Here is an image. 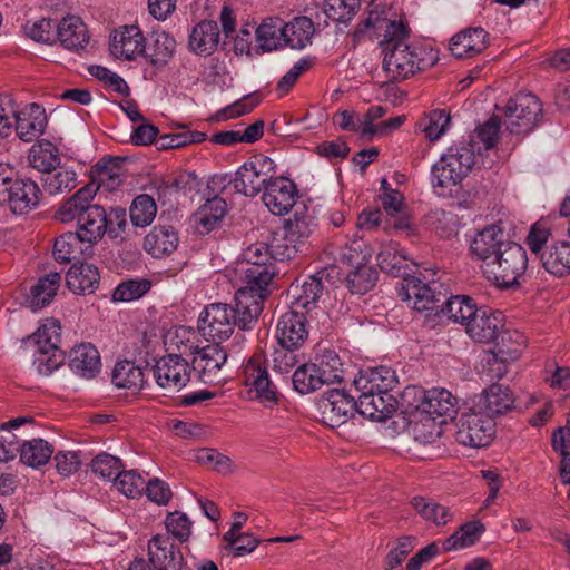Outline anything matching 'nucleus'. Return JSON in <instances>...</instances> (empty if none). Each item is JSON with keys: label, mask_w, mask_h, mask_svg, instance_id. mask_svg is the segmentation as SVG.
<instances>
[{"label": "nucleus", "mask_w": 570, "mask_h": 570, "mask_svg": "<svg viewBox=\"0 0 570 570\" xmlns=\"http://www.w3.org/2000/svg\"><path fill=\"white\" fill-rule=\"evenodd\" d=\"M503 229L498 225H489L480 230L473 238L470 249L473 256L487 265L508 244Z\"/></svg>", "instance_id": "26"}, {"label": "nucleus", "mask_w": 570, "mask_h": 570, "mask_svg": "<svg viewBox=\"0 0 570 570\" xmlns=\"http://www.w3.org/2000/svg\"><path fill=\"white\" fill-rule=\"evenodd\" d=\"M61 275L58 272H50L40 277L32 286L29 305L33 311H38L51 303L60 286Z\"/></svg>", "instance_id": "44"}, {"label": "nucleus", "mask_w": 570, "mask_h": 570, "mask_svg": "<svg viewBox=\"0 0 570 570\" xmlns=\"http://www.w3.org/2000/svg\"><path fill=\"white\" fill-rule=\"evenodd\" d=\"M541 261L546 271L562 277L570 274V240H558L550 245L542 254Z\"/></svg>", "instance_id": "38"}, {"label": "nucleus", "mask_w": 570, "mask_h": 570, "mask_svg": "<svg viewBox=\"0 0 570 570\" xmlns=\"http://www.w3.org/2000/svg\"><path fill=\"white\" fill-rule=\"evenodd\" d=\"M46 125L45 109L38 104H28L21 109L16 108L13 128L21 140L33 141L43 134Z\"/></svg>", "instance_id": "21"}, {"label": "nucleus", "mask_w": 570, "mask_h": 570, "mask_svg": "<svg viewBox=\"0 0 570 570\" xmlns=\"http://www.w3.org/2000/svg\"><path fill=\"white\" fill-rule=\"evenodd\" d=\"M65 363L60 348L36 347L32 365L40 375H50Z\"/></svg>", "instance_id": "58"}, {"label": "nucleus", "mask_w": 570, "mask_h": 570, "mask_svg": "<svg viewBox=\"0 0 570 570\" xmlns=\"http://www.w3.org/2000/svg\"><path fill=\"white\" fill-rule=\"evenodd\" d=\"M284 21L278 17H268L256 27V41L264 52H272L285 48L283 32Z\"/></svg>", "instance_id": "37"}, {"label": "nucleus", "mask_w": 570, "mask_h": 570, "mask_svg": "<svg viewBox=\"0 0 570 570\" xmlns=\"http://www.w3.org/2000/svg\"><path fill=\"white\" fill-rule=\"evenodd\" d=\"M317 228L316 217L307 209L296 210L285 225L284 239L287 243L284 255L291 258L297 252L299 244L307 240Z\"/></svg>", "instance_id": "20"}, {"label": "nucleus", "mask_w": 570, "mask_h": 570, "mask_svg": "<svg viewBox=\"0 0 570 570\" xmlns=\"http://www.w3.org/2000/svg\"><path fill=\"white\" fill-rule=\"evenodd\" d=\"M542 116V106L538 97L530 92H519L504 108L503 124L512 134H528Z\"/></svg>", "instance_id": "8"}, {"label": "nucleus", "mask_w": 570, "mask_h": 570, "mask_svg": "<svg viewBox=\"0 0 570 570\" xmlns=\"http://www.w3.org/2000/svg\"><path fill=\"white\" fill-rule=\"evenodd\" d=\"M376 259L382 272L393 276L405 275L409 257L406 253L400 248L399 244L394 242L381 244Z\"/></svg>", "instance_id": "41"}, {"label": "nucleus", "mask_w": 570, "mask_h": 570, "mask_svg": "<svg viewBox=\"0 0 570 570\" xmlns=\"http://www.w3.org/2000/svg\"><path fill=\"white\" fill-rule=\"evenodd\" d=\"M244 384L261 402H276L277 393L266 366L259 358H250L243 366Z\"/></svg>", "instance_id": "19"}, {"label": "nucleus", "mask_w": 570, "mask_h": 570, "mask_svg": "<svg viewBox=\"0 0 570 570\" xmlns=\"http://www.w3.org/2000/svg\"><path fill=\"white\" fill-rule=\"evenodd\" d=\"M479 307L473 298L465 295H455L446 301L442 311L451 321L465 327Z\"/></svg>", "instance_id": "50"}, {"label": "nucleus", "mask_w": 570, "mask_h": 570, "mask_svg": "<svg viewBox=\"0 0 570 570\" xmlns=\"http://www.w3.org/2000/svg\"><path fill=\"white\" fill-rule=\"evenodd\" d=\"M110 53L120 60L131 61L145 52V37L136 24L121 26L110 36Z\"/></svg>", "instance_id": "15"}, {"label": "nucleus", "mask_w": 570, "mask_h": 570, "mask_svg": "<svg viewBox=\"0 0 570 570\" xmlns=\"http://www.w3.org/2000/svg\"><path fill=\"white\" fill-rule=\"evenodd\" d=\"M523 342H517L514 346L504 350L499 346L498 351L492 353L487 361L489 365V375L491 379H501L507 373V362L515 361L520 357Z\"/></svg>", "instance_id": "57"}, {"label": "nucleus", "mask_w": 570, "mask_h": 570, "mask_svg": "<svg viewBox=\"0 0 570 570\" xmlns=\"http://www.w3.org/2000/svg\"><path fill=\"white\" fill-rule=\"evenodd\" d=\"M504 326L503 315L488 306H480L475 315L465 326L466 334L475 342L489 344L502 334V342L512 340L513 336L522 338L519 333L502 332Z\"/></svg>", "instance_id": "10"}, {"label": "nucleus", "mask_w": 570, "mask_h": 570, "mask_svg": "<svg viewBox=\"0 0 570 570\" xmlns=\"http://www.w3.org/2000/svg\"><path fill=\"white\" fill-rule=\"evenodd\" d=\"M124 465L119 458L108 453H100L91 461V471L102 480L115 481Z\"/></svg>", "instance_id": "63"}, {"label": "nucleus", "mask_w": 570, "mask_h": 570, "mask_svg": "<svg viewBox=\"0 0 570 570\" xmlns=\"http://www.w3.org/2000/svg\"><path fill=\"white\" fill-rule=\"evenodd\" d=\"M285 47L302 50L312 43L315 26L312 19L299 16L284 22Z\"/></svg>", "instance_id": "36"}, {"label": "nucleus", "mask_w": 570, "mask_h": 570, "mask_svg": "<svg viewBox=\"0 0 570 570\" xmlns=\"http://www.w3.org/2000/svg\"><path fill=\"white\" fill-rule=\"evenodd\" d=\"M244 317L247 316L242 314L238 302H235L234 306L225 303H212L200 312L198 326L204 336L214 342H222L228 340L236 327L240 331H248L258 321L250 320L247 322V318Z\"/></svg>", "instance_id": "3"}, {"label": "nucleus", "mask_w": 570, "mask_h": 570, "mask_svg": "<svg viewBox=\"0 0 570 570\" xmlns=\"http://www.w3.org/2000/svg\"><path fill=\"white\" fill-rule=\"evenodd\" d=\"M29 163L32 168L47 174L60 165V151L58 147L46 139L36 142L29 150Z\"/></svg>", "instance_id": "42"}, {"label": "nucleus", "mask_w": 570, "mask_h": 570, "mask_svg": "<svg viewBox=\"0 0 570 570\" xmlns=\"http://www.w3.org/2000/svg\"><path fill=\"white\" fill-rule=\"evenodd\" d=\"M19 454L23 464L37 469L49 462L53 446L43 439H32L21 444Z\"/></svg>", "instance_id": "47"}, {"label": "nucleus", "mask_w": 570, "mask_h": 570, "mask_svg": "<svg viewBox=\"0 0 570 570\" xmlns=\"http://www.w3.org/2000/svg\"><path fill=\"white\" fill-rule=\"evenodd\" d=\"M124 176L121 161L116 158H104L97 161L91 168V179L98 188L106 190L117 189Z\"/></svg>", "instance_id": "39"}, {"label": "nucleus", "mask_w": 570, "mask_h": 570, "mask_svg": "<svg viewBox=\"0 0 570 570\" xmlns=\"http://www.w3.org/2000/svg\"><path fill=\"white\" fill-rule=\"evenodd\" d=\"M495 434V422L471 406L456 423V441L470 448H482L491 443Z\"/></svg>", "instance_id": "9"}, {"label": "nucleus", "mask_w": 570, "mask_h": 570, "mask_svg": "<svg viewBox=\"0 0 570 570\" xmlns=\"http://www.w3.org/2000/svg\"><path fill=\"white\" fill-rule=\"evenodd\" d=\"M485 528L480 521H470L449 537L444 543V550H461L473 546L484 532Z\"/></svg>", "instance_id": "51"}, {"label": "nucleus", "mask_w": 570, "mask_h": 570, "mask_svg": "<svg viewBox=\"0 0 570 570\" xmlns=\"http://www.w3.org/2000/svg\"><path fill=\"white\" fill-rule=\"evenodd\" d=\"M112 382L117 387L137 391L144 387L145 375L134 362L121 361L114 367Z\"/></svg>", "instance_id": "49"}, {"label": "nucleus", "mask_w": 570, "mask_h": 570, "mask_svg": "<svg viewBox=\"0 0 570 570\" xmlns=\"http://www.w3.org/2000/svg\"><path fill=\"white\" fill-rule=\"evenodd\" d=\"M57 39L69 50L82 49L89 41L86 24L80 18L69 16L58 23Z\"/></svg>", "instance_id": "34"}, {"label": "nucleus", "mask_w": 570, "mask_h": 570, "mask_svg": "<svg viewBox=\"0 0 570 570\" xmlns=\"http://www.w3.org/2000/svg\"><path fill=\"white\" fill-rule=\"evenodd\" d=\"M314 364L316 365V368L325 384L330 385L342 381L343 364L335 351H323V353L317 357V363Z\"/></svg>", "instance_id": "56"}, {"label": "nucleus", "mask_w": 570, "mask_h": 570, "mask_svg": "<svg viewBox=\"0 0 570 570\" xmlns=\"http://www.w3.org/2000/svg\"><path fill=\"white\" fill-rule=\"evenodd\" d=\"M382 46L383 70L392 81L409 79L439 60V52L433 47L409 41V29L402 22H386Z\"/></svg>", "instance_id": "1"}, {"label": "nucleus", "mask_w": 570, "mask_h": 570, "mask_svg": "<svg viewBox=\"0 0 570 570\" xmlns=\"http://www.w3.org/2000/svg\"><path fill=\"white\" fill-rule=\"evenodd\" d=\"M94 197L95 190L85 186L66 199L56 213L62 223L77 222V233L87 242V248H91L107 233L106 209L92 204Z\"/></svg>", "instance_id": "2"}, {"label": "nucleus", "mask_w": 570, "mask_h": 570, "mask_svg": "<svg viewBox=\"0 0 570 570\" xmlns=\"http://www.w3.org/2000/svg\"><path fill=\"white\" fill-rule=\"evenodd\" d=\"M226 213V202L220 197L208 199L193 216L202 233H209Z\"/></svg>", "instance_id": "46"}, {"label": "nucleus", "mask_w": 570, "mask_h": 570, "mask_svg": "<svg viewBox=\"0 0 570 570\" xmlns=\"http://www.w3.org/2000/svg\"><path fill=\"white\" fill-rule=\"evenodd\" d=\"M129 213L134 226L146 227L154 222L157 205L151 196L141 194L134 199Z\"/></svg>", "instance_id": "55"}, {"label": "nucleus", "mask_w": 570, "mask_h": 570, "mask_svg": "<svg viewBox=\"0 0 570 570\" xmlns=\"http://www.w3.org/2000/svg\"><path fill=\"white\" fill-rule=\"evenodd\" d=\"M189 363L178 354H167L160 357L153 367L156 383L169 391H179L190 380Z\"/></svg>", "instance_id": "12"}, {"label": "nucleus", "mask_w": 570, "mask_h": 570, "mask_svg": "<svg viewBox=\"0 0 570 570\" xmlns=\"http://www.w3.org/2000/svg\"><path fill=\"white\" fill-rule=\"evenodd\" d=\"M308 335L306 328V316L303 312L289 311L284 313L276 327V340L278 345L301 348Z\"/></svg>", "instance_id": "23"}, {"label": "nucleus", "mask_w": 570, "mask_h": 570, "mask_svg": "<svg viewBox=\"0 0 570 570\" xmlns=\"http://www.w3.org/2000/svg\"><path fill=\"white\" fill-rule=\"evenodd\" d=\"M419 409L432 420L446 423L458 412V399L445 389L434 387L424 392Z\"/></svg>", "instance_id": "24"}, {"label": "nucleus", "mask_w": 570, "mask_h": 570, "mask_svg": "<svg viewBox=\"0 0 570 570\" xmlns=\"http://www.w3.org/2000/svg\"><path fill=\"white\" fill-rule=\"evenodd\" d=\"M40 194V188L31 179H14L0 202L7 203L13 214L23 215L38 206Z\"/></svg>", "instance_id": "17"}, {"label": "nucleus", "mask_w": 570, "mask_h": 570, "mask_svg": "<svg viewBox=\"0 0 570 570\" xmlns=\"http://www.w3.org/2000/svg\"><path fill=\"white\" fill-rule=\"evenodd\" d=\"M220 32L215 21L203 20L193 27L188 47L198 56H210L218 47Z\"/></svg>", "instance_id": "30"}, {"label": "nucleus", "mask_w": 570, "mask_h": 570, "mask_svg": "<svg viewBox=\"0 0 570 570\" xmlns=\"http://www.w3.org/2000/svg\"><path fill=\"white\" fill-rule=\"evenodd\" d=\"M412 505L424 520L431 521L436 525H444L452 519V514L446 507L428 501L424 498H413Z\"/></svg>", "instance_id": "59"}, {"label": "nucleus", "mask_w": 570, "mask_h": 570, "mask_svg": "<svg viewBox=\"0 0 570 570\" xmlns=\"http://www.w3.org/2000/svg\"><path fill=\"white\" fill-rule=\"evenodd\" d=\"M146 481L142 475L135 470L124 469L114 481V487L124 495L128 498H138L141 495Z\"/></svg>", "instance_id": "62"}, {"label": "nucleus", "mask_w": 570, "mask_h": 570, "mask_svg": "<svg viewBox=\"0 0 570 570\" xmlns=\"http://www.w3.org/2000/svg\"><path fill=\"white\" fill-rule=\"evenodd\" d=\"M396 383L395 371L383 365L363 370L354 380L355 389L365 393H390Z\"/></svg>", "instance_id": "28"}, {"label": "nucleus", "mask_w": 570, "mask_h": 570, "mask_svg": "<svg viewBox=\"0 0 570 570\" xmlns=\"http://www.w3.org/2000/svg\"><path fill=\"white\" fill-rule=\"evenodd\" d=\"M198 334L188 326H174L164 335L168 354L190 355L198 350Z\"/></svg>", "instance_id": "35"}, {"label": "nucleus", "mask_w": 570, "mask_h": 570, "mask_svg": "<svg viewBox=\"0 0 570 570\" xmlns=\"http://www.w3.org/2000/svg\"><path fill=\"white\" fill-rule=\"evenodd\" d=\"M42 183L45 190L50 195L68 193L77 187L78 175L73 167L58 166L46 174Z\"/></svg>", "instance_id": "45"}, {"label": "nucleus", "mask_w": 570, "mask_h": 570, "mask_svg": "<svg viewBox=\"0 0 570 570\" xmlns=\"http://www.w3.org/2000/svg\"><path fill=\"white\" fill-rule=\"evenodd\" d=\"M90 253L91 248H87V242L77 232L62 234L53 246V256L61 263L71 262L79 256H89Z\"/></svg>", "instance_id": "43"}, {"label": "nucleus", "mask_w": 570, "mask_h": 570, "mask_svg": "<svg viewBox=\"0 0 570 570\" xmlns=\"http://www.w3.org/2000/svg\"><path fill=\"white\" fill-rule=\"evenodd\" d=\"M149 561L156 570H183L184 558L173 539L157 534L148 542Z\"/></svg>", "instance_id": "18"}, {"label": "nucleus", "mask_w": 570, "mask_h": 570, "mask_svg": "<svg viewBox=\"0 0 570 570\" xmlns=\"http://www.w3.org/2000/svg\"><path fill=\"white\" fill-rule=\"evenodd\" d=\"M377 276L376 269L368 264L354 267L346 275L347 287L355 294L367 293L375 286Z\"/></svg>", "instance_id": "54"}, {"label": "nucleus", "mask_w": 570, "mask_h": 570, "mask_svg": "<svg viewBox=\"0 0 570 570\" xmlns=\"http://www.w3.org/2000/svg\"><path fill=\"white\" fill-rule=\"evenodd\" d=\"M70 370L85 379H91L100 370V356L92 344H80L75 346L69 355Z\"/></svg>", "instance_id": "31"}, {"label": "nucleus", "mask_w": 570, "mask_h": 570, "mask_svg": "<svg viewBox=\"0 0 570 570\" xmlns=\"http://www.w3.org/2000/svg\"><path fill=\"white\" fill-rule=\"evenodd\" d=\"M58 24L51 20L41 18L33 21H27L23 31L27 37L43 43H52L57 40Z\"/></svg>", "instance_id": "61"}, {"label": "nucleus", "mask_w": 570, "mask_h": 570, "mask_svg": "<svg viewBox=\"0 0 570 570\" xmlns=\"http://www.w3.org/2000/svg\"><path fill=\"white\" fill-rule=\"evenodd\" d=\"M275 170L273 159L262 154L254 155L236 170L232 183L237 193L255 197L265 188Z\"/></svg>", "instance_id": "7"}, {"label": "nucleus", "mask_w": 570, "mask_h": 570, "mask_svg": "<svg viewBox=\"0 0 570 570\" xmlns=\"http://www.w3.org/2000/svg\"><path fill=\"white\" fill-rule=\"evenodd\" d=\"M396 400L391 393L360 392L356 411L372 421L383 422L391 417L396 410Z\"/></svg>", "instance_id": "25"}, {"label": "nucleus", "mask_w": 570, "mask_h": 570, "mask_svg": "<svg viewBox=\"0 0 570 570\" xmlns=\"http://www.w3.org/2000/svg\"><path fill=\"white\" fill-rule=\"evenodd\" d=\"M528 266L525 249L517 243H508L499 254L482 265L487 277L499 287H511L518 284Z\"/></svg>", "instance_id": "6"}, {"label": "nucleus", "mask_w": 570, "mask_h": 570, "mask_svg": "<svg viewBox=\"0 0 570 570\" xmlns=\"http://www.w3.org/2000/svg\"><path fill=\"white\" fill-rule=\"evenodd\" d=\"M175 38L166 31L155 32L151 42L146 46L142 57L157 69L164 68L176 51Z\"/></svg>", "instance_id": "32"}, {"label": "nucleus", "mask_w": 570, "mask_h": 570, "mask_svg": "<svg viewBox=\"0 0 570 570\" xmlns=\"http://www.w3.org/2000/svg\"><path fill=\"white\" fill-rule=\"evenodd\" d=\"M514 399L509 387L501 384H492L473 400L472 406L483 415L494 417L510 411Z\"/></svg>", "instance_id": "22"}, {"label": "nucleus", "mask_w": 570, "mask_h": 570, "mask_svg": "<svg viewBox=\"0 0 570 570\" xmlns=\"http://www.w3.org/2000/svg\"><path fill=\"white\" fill-rule=\"evenodd\" d=\"M476 154L465 142L451 146L432 167V185L440 195L462 181L475 164Z\"/></svg>", "instance_id": "5"}, {"label": "nucleus", "mask_w": 570, "mask_h": 570, "mask_svg": "<svg viewBox=\"0 0 570 570\" xmlns=\"http://www.w3.org/2000/svg\"><path fill=\"white\" fill-rule=\"evenodd\" d=\"M179 244V237L173 226L157 225L146 235L144 249L155 258L168 256Z\"/></svg>", "instance_id": "29"}, {"label": "nucleus", "mask_w": 570, "mask_h": 570, "mask_svg": "<svg viewBox=\"0 0 570 570\" xmlns=\"http://www.w3.org/2000/svg\"><path fill=\"white\" fill-rule=\"evenodd\" d=\"M373 255L372 246L363 238H354L347 242L340 252V258L351 267L368 264Z\"/></svg>", "instance_id": "53"}, {"label": "nucleus", "mask_w": 570, "mask_h": 570, "mask_svg": "<svg viewBox=\"0 0 570 570\" xmlns=\"http://www.w3.org/2000/svg\"><path fill=\"white\" fill-rule=\"evenodd\" d=\"M238 273L243 285L235 293L234 302L239 303L242 314L247 316V322L258 320L264 301L271 293L275 267L238 268Z\"/></svg>", "instance_id": "4"}, {"label": "nucleus", "mask_w": 570, "mask_h": 570, "mask_svg": "<svg viewBox=\"0 0 570 570\" xmlns=\"http://www.w3.org/2000/svg\"><path fill=\"white\" fill-rule=\"evenodd\" d=\"M294 389L301 394H308L325 385L314 363L301 364L292 377Z\"/></svg>", "instance_id": "52"}, {"label": "nucleus", "mask_w": 570, "mask_h": 570, "mask_svg": "<svg viewBox=\"0 0 570 570\" xmlns=\"http://www.w3.org/2000/svg\"><path fill=\"white\" fill-rule=\"evenodd\" d=\"M422 276L404 277L397 294L403 302H407L416 311L433 309L432 304L435 302V281L436 272L426 269Z\"/></svg>", "instance_id": "11"}, {"label": "nucleus", "mask_w": 570, "mask_h": 570, "mask_svg": "<svg viewBox=\"0 0 570 570\" xmlns=\"http://www.w3.org/2000/svg\"><path fill=\"white\" fill-rule=\"evenodd\" d=\"M227 361V352L218 344H207L196 351L193 368L199 380L206 384L219 382V372Z\"/></svg>", "instance_id": "16"}, {"label": "nucleus", "mask_w": 570, "mask_h": 570, "mask_svg": "<svg viewBox=\"0 0 570 570\" xmlns=\"http://www.w3.org/2000/svg\"><path fill=\"white\" fill-rule=\"evenodd\" d=\"M501 120L498 116H492L483 125L476 127L470 136V141L465 142L475 154H481L482 149L493 148L498 141Z\"/></svg>", "instance_id": "48"}, {"label": "nucleus", "mask_w": 570, "mask_h": 570, "mask_svg": "<svg viewBox=\"0 0 570 570\" xmlns=\"http://www.w3.org/2000/svg\"><path fill=\"white\" fill-rule=\"evenodd\" d=\"M450 121L448 111L441 109L431 111L422 121L425 137L431 141L440 139L448 130Z\"/></svg>", "instance_id": "64"}, {"label": "nucleus", "mask_w": 570, "mask_h": 570, "mask_svg": "<svg viewBox=\"0 0 570 570\" xmlns=\"http://www.w3.org/2000/svg\"><path fill=\"white\" fill-rule=\"evenodd\" d=\"M257 266L275 267L274 256L272 255L268 245L265 243H255L249 245L243 252V261L239 263L238 268Z\"/></svg>", "instance_id": "60"}, {"label": "nucleus", "mask_w": 570, "mask_h": 570, "mask_svg": "<svg viewBox=\"0 0 570 570\" xmlns=\"http://www.w3.org/2000/svg\"><path fill=\"white\" fill-rule=\"evenodd\" d=\"M297 193L293 180L282 176H272L264 188L262 199L273 215L283 216L295 205Z\"/></svg>", "instance_id": "13"}, {"label": "nucleus", "mask_w": 570, "mask_h": 570, "mask_svg": "<svg viewBox=\"0 0 570 570\" xmlns=\"http://www.w3.org/2000/svg\"><path fill=\"white\" fill-rule=\"evenodd\" d=\"M320 410L324 424L337 428L347 422L356 411V401L344 390L332 389L320 402Z\"/></svg>", "instance_id": "14"}, {"label": "nucleus", "mask_w": 570, "mask_h": 570, "mask_svg": "<svg viewBox=\"0 0 570 570\" xmlns=\"http://www.w3.org/2000/svg\"><path fill=\"white\" fill-rule=\"evenodd\" d=\"M100 279L98 268L89 263H75L71 265L66 275L68 288L76 293H92Z\"/></svg>", "instance_id": "33"}, {"label": "nucleus", "mask_w": 570, "mask_h": 570, "mask_svg": "<svg viewBox=\"0 0 570 570\" xmlns=\"http://www.w3.org/2000/svg\"><path fill=\"white\" fill-rule=\"evenodd\" d=\"M488 46V32L481 28H468L454 35L449 49L456 58H471L481 53Z\"/></svg>", "instance_id": "27"}, {"label": "nucleus", "mask_w": 570, "mask_h": 570, "mask_svg": "<svg viewBox=\"0 0 570 570\" xmlns=\"http://www.w3.org/2000/svg\"><path fill=\"white\" fill-rule=\"evenodd\" d=\"M292 306L295 311L302 309L308 312L314 309L323 293V285L318 277L309 276L301 284L292 285Z\"/></svg>", "instance_id": "40"}]
</instances>
